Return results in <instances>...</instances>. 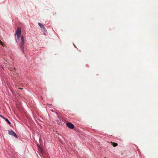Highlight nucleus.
<instances>
[{
    "mask_svg": "<svg viewBox=\"0 0 158 158\" xmlns=\"http://www.w3.org/2000/svg\"><path fill=\"white\" fill-rule=\"evenodd\" d=\"M67 126L70 129H73L74 127V125L70 122H68L66 123Z\"/></svg>",
    "mask_w": 158,
    "mask_h": 158,
    "instance_id": "4",
    "label": "nucleus"
},
{
    "mask_svg": "<svg viewBox=\"0 0 158 158\" xmlns=\"http://www.w3.org/2000/svg\"><path fill=\"white\" fill-rule=\"evenodd\" d=\"M47 105L49 106V105H50V106H52V104H47Z\"/></svg>",
    "mask_w": 158,
    "mask_h": 158,
    "instance_id": "8",
    "label": "nucleus"
},
{
    "mask_svg": "<svg viewBox=\"0 0 158 158\" xmlns=\"http://www.w3.org/2000/svg\"><path fill=\"white\" fill-rule=\"evenodd\" d=\"M38 24L41 28L43 29L44 30V31H45L46 29L44 27V26L42 24L40 23H39Z\"/></svg>",
    "mask_w": 158,
    "mask_h": 158,
    "instance_id": "5",
    "label": "nucleus"
},
{
    "mask_svg": "<svg viewBox=\"0 0 158 158\" xmlns=\"http://www.w3.org/2000/svg\"><path fill=\"white\" fill-rule=\"evenodd\" d=\"M21 28L20 27H18L15 33V35H17V38H16V41L17 43L19 41L20 37L21 35Z\"/></svg>",
    "mask_w": 158,
    "mask_h": 158,
    "instance_id": "2",
    "label": "nucleus"
},
{
    "mask_svg": "<svg viewBox=\"0 0 158 158\" xmlns=\"http://www.w3.org/2000/svg\"><path fill=\"white\" fill-rule=\"evenodd\" d=\"M24 36L23 35H22L20 38V48L22 50V51L24 53Z\"/></svg>",
    "mask_w": 158,
    "mask_h": 158,
    "instance_id": "1",
    "label": "nucleus"
},
{
    "mask_svg": "<svg viewBox=\"0 0 158 158\" xmlns=\"http://www.w3.org/2000/svg\"><path fill=\"white\" fill-rule=\"evenodd\" d=\"M8 133L10 135H12V136H13L14 137H15V138H17V135L15 134V133L13 131L11 130H9L8 131Z\"/></svg>",
    "mask_w": 158,
    "mask_h": 158,
    "instance_id": "3",
    "label": "nucleus"
},
{
    "mask_svg": "<svg viewBox=\"0 0 158 158\" xmlns=\"http://www.w3.org/2000/svg\"><path fill=\"white\" fill-rule=\"evenodd\" d=\"M14 69H15V68H14Z\"/></svg>",
    "mask_w": 158,
    "mask_h": 158,
    "instance_id": "9",
    "label": "nucleus"
},
{
    "mask_svg": "<svg viewBox=\"0 0 158 158\" xmlns=\"http://www.w3.org/2000/svg\"><path fill=\"white\" fill-rule=\"evenodd\" d=\"M111 144L114 147H115L118 145V144L116 143H113L112 142H111Z\"/></svg>",
    "mask_w": 158,
    "mask_h": 158,
    "instance_id": "7",
    "label": "nucleus"
},
{
    "mask_svg": "<svg viewBox=\"0 0 158 158\" xmlns=\"http://www.w3.org/2000/svg\"><path fill=\"white\" fill-rule=\"evenodd\" d=\"M1 117H2V118H4V119H5V120L6 121V122H7V123H8L10 125H11V123H10V122L9 121V120H8L7 119V118H4V117H3V116H1Z\"/></svg>",
    "mask_w": 158,
    "mask_h": 158,
    "instance_id": "6",
    "label": "nucleus"
}]
</instances>
